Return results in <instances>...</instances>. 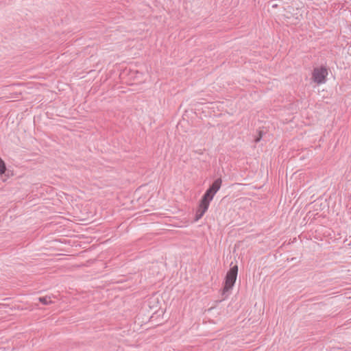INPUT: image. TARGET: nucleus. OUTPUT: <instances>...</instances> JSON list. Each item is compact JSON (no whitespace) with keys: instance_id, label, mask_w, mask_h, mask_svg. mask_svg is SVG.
<instances>
[{"instance_id":"f257e3e1","label":"nucleus","mask_w":351,"mask_h":351,"mask_svg":"<svg viewBox=\"0 0 351 351\" xmlns=\"http://www.w3.org/2000/svg\"><path fill=\"white\" fill-rule=\"evenodd\" d=\"M328 74V70L326 67H316L313 71L312 80L317 84H324Z\"/></svg>"},{"instance_id":"f03ea898","label":"nucleus","mask_w":351,"mask_h":351,"mask_svg":"<svg viewBox=\"0 0 351 351\" xmlns=\"http://www.w3.org/2000/svg\"><path fill=\"white\" fill-rule=\"evenodd\" d=\"M213 200L210 197L206 196V195H204L202 197L198 208L196 211L195 214V221H198L199 219H201L204 213L207 211L210 202Z\"/></svg>"},{"instance_id":"7ed1b4c3","label":"nucleus","mask_w":351,"mask_h":351,"mask_svg":"<svg viewBox=\"0 0 351 351\" xmlns=\"http://www.w3.org/2000/svg\"><path fill=\"white\" fill-rule=\"evenodd\" d=\"M221 182L222 181L221 179H217L215 180L210 187L206 191L204 195L210 197L211 199H213L215 195L219 190Z\"/></svg>"},{"instance_id":"20e7f679","label":"nucleus","mask_w":351,"mask_h":351,"mask_svg":"<svg viewBox=\"0 0 351 351\" xmlns=\"http://www.w3.org/2000/svg\"><path fill=\"white\" fill-rule=\"evenodd\" d=\"M237 272H238V267L237 266H234L228 272L226 275V285H233L237 279Z\"/></svg>"},{"instance_id":"39448f33","label":"nucleus","mask_w":351,"mask_h":351,"mask_svg":"<svg viewBox=\"0 0 351 351\" xmlns=\"http://www.w3.org/2000/svg\"><path fill=\"white\" fill-rule=\"evenodd\" d=\"M7 167L5 161L0 157V177L5 176Z\"/></svg>"},{"instance_id":"423d86ee","label":"nucleus","mask_w":351,"mask_h":351,"mask_svg":"<svg viewBox=\"0 0 351 351\" xmlns=\"http://www.w3.org/2000/svg\"><path fill=\"white\" fill-rule=\"evenodd\" d=\"M232 287H223L221 290V295L223 297V300L228 297V295L231 293Z\"/></svg>"},{"instance_id":"0eeeda50","label":"nucleus","mask_w":351,"mask_h":351,"mask_svg":"<svg viewBox=\"0 0 351 351\" xmlns=\"http://www.w3.org/2000/svg\"><path fill=\"white\" fill-rule=\"evenodd\" d=\"M38 300L42 304H45V305H47L51 302L50 298H47V297H40L38 298Z\"/></svg>"}]
</instances>
